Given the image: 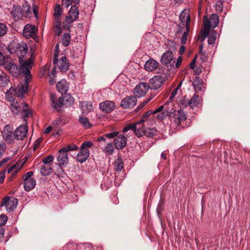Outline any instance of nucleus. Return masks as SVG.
Returning a JSON list of instances; mask_svg holds the SVG:
<instances>
[{"label": "nucleus", "instance_id": "obj_54", "mask_svg": "<svg viewBox=\"0 0 250 250\" xmlns=\"http://www.w3.org/2000/svg\"><path fill=\"white\" fill-rule=\"evenodd\" d=\"M118 134L119 132L118 131H113L110 133L105 134V136L106 137V138L112 139L117 137V136H118Z\"/></svg>", "mask_w": 250, "mask_h": 250}, {"label": "nucleus", "instance_id": "obj_3", "mask_svg": "<svg viewBox=\"0 0 250 250\" xmlns=\"http://www.w3.org/2000/svg\"><path fill=\"white\" fill-rule=\"evenodd\" d=\"M204 27L201 31L202 38L201 41L203 42L206 37L208 35L210 28H215L219 23V17L216 14H213L211 15L210 18L208 19L206 17H204Z\"/></svg>", "mask_w": 250, "mask_h": 250}, {"label": "nucleus", "instance_id": "obj_41", "mask_svg": "<svg viewBox=\"0 0 250 250\" xmlns=\"http://www.w3.org/2000/svg\"><path fill=\"white\" fill-rule=\"evenodd\" d=\"M56 67L55 66L53 67L51 72L48 74L49 78V83L51 85H53L56 83Z\"/></svg>", "mask_w": 250, "mask_h": 250}, {"label": "nucleus", "instance_id": "obj_20", "mask_svg": "<svg viewBox=\"0 0 250 250\" xmlns=\"http://www.w3.org/2000/svg\"><path fill=\"white\" fill-rule=\"evenodd\" d=\"M159 63L155 60L150 59L147 60L145 65V69L149 72H152L156 70L159 67Z\"/></svg>", "mask_w": 250, "mask_h": 250}, {"label": "nucleus", "instance_id": "obj_43", "mask_svg": "<svg viewBox=\"0 0 250 250\" xmlns=\"http://www.w3.org/2000/svg\"><path fill=\"white\" fill-rule=\"evenodd\" d=\"M217 32L215 31H212L208 37V44H213L216 39Z\"/></svg>", "mask_w": 250, "mask_h": 250}, {"label": "nucleus", "instance_id": "obj_58", "mask_svg": "<svg viewBox=\"0 0 250 250\" xmlns=\"http://www.w3.org/2000/svg\"><path fill=\"white\" fill-rule=\"evenodd\" d=\"M6 144L4 143H0V159L2 157L3 155L4 154L5 149H6Z\"/></svg>", "mask_w": 250, "mask_h": 250}, {"label": "nucleus", "instance_id": "obj_33", "mask_svg": "<svg viewBox=\"0 0 250 250\" xmlns=\"http://www.w3.org/2000/svg\"><path fill=\"white\" fill-rule=\"evenodd\" d=\"M9 80L8 77L6 73L0 72V86L5 87L9 83Z\"/></svg>", "mask_w": 250, "mask_h": 250}, {"label": "nucleus", "instance_id": "obj_34", "mask_svg": "<svg viewBox=\"0 0 250 250\" xmlns=\"http://www.w3.org/2000/svg\"><path fill=\"white\" fill-rule=\"evenodd\" d=\"M192 84L196 91H199L202 89L203 81L199 77L196 76L194 79Z\"/></svg>", "mask_w": 250, "mask_h": 250}, {"label": "nucleus", "instance_id": "obj_30", "mask_svg": "<svg viewBox=\"0 0 250 250\" xmlns=\"http://www.w3.org/2000/svg\"><path fill=\"white\" fill-rule=\"evenodd\" d=\"M200 104V97L197 94H194L191 98L188 101V105L191 108L197 107Z\"/></svg>", "mask_w": 250, "mask_h": 250}, {"label": "nucleus", "instance_id": "obj_35", "mask_svg": "<svg viewBox=\"0 0 250 250\" xmlns=\"http://www.w3.org/2000/svg\"><path fill=\"white\" fill-rule=\"evenodd\" d=\"M52 171V168L51 165H42L40 169V172L43 176L49 175Z\"/></svg>", "mask_w": 250, "mask_h": 250}, {"label": "nucleus", "instance_id": "obj_39", "mask_svg": "<svg viewBox=\"0 0 250 250\" xmlns=\"http://www.w3.org/2000/svg\"><path fill=\"white\" fill-rule=\"evenodd\" d=\"M62 98L64 104L66 106L72 104L74 101V99L69 94L65 95L63 97H62Z\"/></svg>", "mask_w": 250, "mask_h": 250}, {"label": "nucleus", "instance_id": "obj_8", "mask_svg": "<svg viewBox=\"0 0 250 250\" xmlns=\"http://www.w3.org/2000/svg\"><path fill=\"white\" fill-rule=\"evenodd\" d=\"M21 65L19 69V72L23 73L24 75L25 79L26 80H31L32 76L30 73V69L32 68L33 62L32 60L29 59L27 61L21 62L20 61Z\"/></svg>", "mask_w": 250, "mask_h": 250}, {"label": "nucleus", "instance_id": "obj_38", "mask_svg": "<svg viewBox=\"0 0 250 250\" xmlns=\"http://www.w3.org/2000/svg\"><path fill=\"white\" fill-rule=\"evenodd\" d=\"M30 80H26L25 79V81L23 83L21 84L18 88V92L19 94H23L25 93L28 87V83Z\"/></svg>", "mask_w": 250, "mask_h": 250}, {"label": "nucleus", "instance_id": "obj_21", "mask_svg": "<svg viewBox=\"0 0 250 250\" xmlns=\"http://www.w3.org/2000/svg\"><path fill=\"white\" fill-rule=\"evenodd\" d=\"M164 110L165 112H167V114L170 117L173 113L175 111L173 108V104L172 103H165L163 105L160 106L156 110H155V113Z\"/></svg>", "mask_w": 250, "mask_h": 250}, {"label": "nucleus", "instance_id": "obj_14", "mask_svg": "<svg viewBox=\"0 0 250 250\" xmlns=\"http://www.w3.org/2000/svg\"><path fill=\"white\" fill-rule=\"evenodd\" d=\"M137 101L135 96L126 97L122 100L121 106L124 108H132L136 105Z\"/></svg>", "mask_w": 250, "mask_h": 250}, {"label": "nucleus", "instance_id": "obj_37", "mask_svg": "<svg viewBox=\"0 0 250 250\" xmlns=\"http://www.w3.org/2000/svg\"><path fill=\"white\" fill-rule=\"evenodd\" d=\"M167 48L171 51H174L177 49V43L173 40L167 39L165 42Z\"/></svg>", "mask_w": 250, "mask_h": 250}, {"label": "nucleus", "instance_id": "obj_13", "mask_svg": "<svg viewBox=\"0 0 250 250\" xmlns=\"http://www.w3.org/2000/svg\"><path fill=\"white\" fill-rule=\"evenodd\" d=\"M28 127L27 125H20L15 131L14 136L15 138L19 140H23L27 136Z\"/></svg>", "mask_w": 250, "mask_h": 250}, {"label": "nucleus", "instance_id": "obj_19", "mask_svg": "<svg viewBox=\"0 0 250 250\" xmlns=\"http://www.w3.org/2000/svg\"><path fill=\"white\" fill-rule=\"evenodd\" d=\"M56 64L62 72H65L69 67V62L65 56L61 57L59 61H58Z\"/></svg>", "mask_w": 250, "mask_h": 250}, {"label": "nucleus", "instance_id": "obj_16", "mask_svg": "<svg viewBox=\"0 0 250 250\" xmlns=\"http://www.w3.org/2000/svg\"><path fill=\"white\" fill-rule=\"evenodd\" d=\"M3 139L7 143L12 144L14 142L13 133L12 130L9 125H6L2 132Z\"/></svg>", "mask_w": 250, "mask_h": 250}, {"label": "nucleus", "instance_id": "obj_25", "mask_svg": "<svg viewBox=\"0 0 250 250\" xmlns=\"http://www.w3.org/2000/svg\"><path fill=\"white\" fill-rule=\"evenodd\" d=\"M89 156V150L81 147L80 151L77 155V159L79 162L82 163L87 159Z\"/></svg>", "mask_w": 250, "mask_h": 250}, {"label": "nucleus", "instance_id": "obj_42", "mask_svg": "<svg viewBox=\"0 0 250 250\" xmlns=\"http://www.w3.org/2000/svg\"><path fill=\"white\" fill-rule=\"evenodd\" d=\"M10 105L11 110L13 112L17 113L20 111L21 109V106L17 101L15 100L12 101Z\"/></svg>", "mask_w": 250, "mask_h": 250}, {"label": "nucleus", "instance_id": "obj_6", "mask_svg": "<svg viewBox=\"0 0 250 250\" xmlns=\"http://www.w3.org/2000/svg\"><path fill=\"white\" fill-rule=\"evenodd\" d=\"M18 203L17 198L8 196L4 197L1 201L0 207H5L8 212H12L16 208Z\"/></svg>", "mask_w": 250, "mask_h": 250}, {"label": "nucleus", "instance_id": "obj_2", "mask_svg": "<svg viewBox=\"0 0 250 250\" xmlns=\"http://www.w3.org/2000/svg\"><path fill=\"white\" fill-rule=\"evenodd\" d=\"M79 16V11L76 5H72L67 15L64 19L62 25L64 31H70L72 27L73 22L76 21Z\"/></svg>", "mask_w": 250, "mask_h": 250}, {"label": "nucleus", "instance_id": "obj_44", "mask_svg": "<svg viewBox=\"0 0 250 250\" xmlns=\"http://www.w3.org/2000/svg\"><path fill=\"white\" fill-rule=\"evenodd\" d=\"M153 114H157V118L161 121L164 120L167 116H168L167 114V112H165L164 110H161L156 113H155L154 110V111H153Z\"/></svg>", "mask_w": 250, "mask_h": 250}, {"label": "nucleus", "instance_id": "obj_62", "mask_svg": "<svg viewBox=\"0 0 250 250\" xmlns=\"http://www.w3.org/2000/svg\"><path fill=\"white\" fill-rule=\"evenodd\" d=\"M73 0H62V4L66 8H68L72 4Z\"/></svg>", "mask_w": 250, "mask_h": 250}, {"label": "nucleus", "instance_id": "obj_46", "mask_svg": "<svg viewBox=\"0 0 250 250\" xmlns=\"http://www.w3.org/2000/svg\"><path fill=\"white\" fill-rule=\"evenodd\" d=\"M78 147L75 145H68L61 148V151H64L67 153L69 151H74L78 150Z\"/></svg>", "mask_w": 250, "mask_h": 250}, {"label": "nucleus", "instance_id": "obj_28", "mask_svg": "<svg viewBox=\"0 0 250 250\" xmlns=\"http://www.w3.org/2000/svg\"><path fill=\"white\" fill-rule=\"evenodd\" d=\"M80 106L83 113L85 114H87L93 110V106L90 102H81Z\"/></svg>", "mask_w": 250, "mask_h": 250}, {"label": "nucleus", "instance_id": "obj_63", "mask_svg": "<svg viewBox=\"0 0 250 250\" xmlns=\"http://www.w3.org/2000/svg\"><path fill=\"white\" fill-rule=\"evenodd\" d=\"M182 61H183L182 57L179 56L177 58V61L175 63V67L176 68H179L180 67L182 62Z\"/></svg>", "mask_w": 250, "mask_h": 250}, {"label": "nucleus", "instance_id": "obj_27", "mask_svg": "<svg viewBox=\"0 0 250 250\" xmlns=\"http://www.w3.org/2000/svg\"><path fill=\"white\" fill-rule=\"evenodd\" d=\"M57 88L58 91L62 94H65L68 89V83L64 80H62L57 83Z\"/></svg>", "mask_w": 250, "mask_h": 250}, {"label": "nucleus", "instance_id": "obj_61", "mask_svg": "<svg viewBox=\"0 0 250 250\" xmlns=\"http://www.w3.org/2000/svg\"><path fill=\"white\" fill-rule=\"evenodd\" d=\"M202 49H203V46L201 45L200 47L199 54L201 55V59L202 60V62H205L207 60V56L206 55L205 53L203 52Z\"/></svg>", "mask_w": 250, "mask_h": 250}, {"label": "nucleus", "instance_id": "obj_50", "mask_svg": "<svg viewBox=\"0 0 250 250\" xmlns=\"http://www.w3.org/2000/svg\"><path fill=\"white\" fill-rule=\"evenodd\" d=\"M104 151L108 154H111L114 151V147L112 143H108L105 147Z\"/></svg>", "mask_w": 250, "mask_h": 250}, {"label": "nucleus", "instance_id": "obj_64", "mask_svg": "<svg viewBox=\"0 0 250 250\" xmlns=\"http://www.w3.org/2000/svg\"><path fill=\"white\" fill-rule=\"evenodd\" d=\"M180 105L182 107H186L188 106V101L186 100L185 98L180 102Z\"/></svg>", "mask_w": 250, "mask_h": 250}, {"label": "nucleus", "instance_id": "obj_12", "mask_svg": "<svg viewBox=\"0 0 250 250\" xmlns=\"http://www.w3.org/2000/svg\"><path fill=\"white\" fill-rule=\"evenodd\" d=\"M37 31V28L35 26L27 24L23 28L22 34L26 39H28L31 37L34 38L36 37Z\"/></svg>", "mask_w": 250, "mask_h": 250}, {"label": "nucleus", "instance_id": "obj_29", "mask_svg": "<svg viewBox=\"0 0 250 250\" xmlns=\"http://www.w3.org/2000/svg\"><path fill=\"white\" fill-rule=\"evenodd\" d=\"M6 68L13 76H17L19 74L18 67L13 63H7L6 65Z\"/></svg>", "mask_w": 250, "mask_h": 250}, {"label": "nucleus", "instance_id": "obj_45", "mask_svg": "<svg viewBox=\"0 0 250 250\" xmlns=\"http://www.w3.org/2000/svg\"><path fill=\"white\" fill-rule=\"evenodd\" d=\"M28 104H24L22 106V111L24 113V116L26 118H29L32 116V111L30 110L27 109Z\"/></svg>", "mask_w": 250, "mask_h": 250}, {"label": "nucleus", "instance_id": "obj_40", "mask_svg": "<svg viewBox=\"0 0 250 250\" xmlns=\"http://www.w3.org/2000/svg\"><path fill=\"white\" fill-rule=\"evenodd\" d=\"M79 121L80 124L85 128H89L91 126L88 119L85 117L80 116Z\"/></svg>", "mask_w": 250, "mask_h": 250}, {"label": "nucleus", "instance_id": "obj_5", "mask_svg": "<svg viewBox=\"0 0 250 250\" xmlns=\"http://www.w3.org/2000/svg\"><path fill=\"white\" fill-rule=\"evenodd\" d=\"M187 119V115L183 110H179L171 116H170V120L171 122V127H175L180 129L182 122Z\"/></svg>", "mask_w": 250, "mask_h": 250}, {"label": "nucleus", "instance_id": "obj_55", "mask_svg": "<svg viewBox=\"0 0 250 250\" xmlns=\"http://www.w3.org/2000/svg\"><path fill=\"white\" fill-rule=\"evenodd\" d=\"M33 172L32 171H29L25 174L23 176V182L27 181L30 179H34L31 176L33 175Z\"/></svg>", "mask_w": 250, "mask_h": 250}, {"label": "nucleus", "instance_id": "obj_47", "mask_svg": "<svg viewBox=\"0 0 250 250\" xmlns=\"http://www.w3.org/2000/svg\"><path fill=\"white\" fill-rule=\"evenodd\" d=\"M157 133V130L154 128H149L147 130H146L145 135L148 137H153Z\"/></svg>", "mask_w": 250, "mask_h": 250}, {"label": "nucleus", "instance_id": "obj_53", "mask_svg": "<svg viewBox=\"0 0 250 250\" xmlns=\"http://www.w3.org/2000/svg\"><path fill=\"white\" fill-rule=\"evenodd\" d=\"M54 160L53 156L51 155H49L44 159H43L42 162L45 165H49V164L52 162Z\"/></svg>", "mask_w": 250, "mask_h": 250}, {"label": "nucleus", "instance_id": "obj_23", "mask_svg": "<svg viewBox=\"0 0 250 250\" xmlns=\"http://www.w3.org/2000/svg\"><path fill=\"white\" fill-rule=\"evenodd\" d=\"M62 35L61 37V42L64 46L67 47L69 45L71 41L70 30L69 31H64L62 29Z\"/></svg>", "mask_w": 250, "mask_h": 250}, {"label": "nucleus", "instance_id": "obj_26", "mask_svg": "<svg viewBox=\"0 0 250 250\" xmlns=\"http://www.w3.org/2000/svg\"><path fill=\"white\" fill-rule=\"evenodd\" d=\"M27 50V46L25 43H22L19 45L17 49L16 53L20 61L26 54Z\"/></svg>", "mask_w": 250, "mask_h": 250}, {"label": "nucleus", "instance_id": "obj_32", "mask_svg": "<svg viewBox=\"0 0 250 250\" xmlns=\"http://www.w3.org/2000/svg\"><path fill=\"white\" fill-rule=\"evenodd\" d=\"M36 180L34 179L23 182V187L25 190L29 191L33 189L36 186Z\"/></svg>", "mask_w": 250, "mask_h": 250}, {"label": "nucleus", "instance_id": "obj_1", "mask_svg": "<svg viewBox=\"0 0 250 250\" xmlns=\"http://www.w3.org/2000/svg\"><path fill=\"white\" fill-rule=\"evenodd\" d=\"M145 123L148 124V119H141L135 123L128 124L123 128V132L127 137L130 135V132L127 133L130 130V132L132 131L137 137H141L145 135L146 133Z\"/></svg>", "mask_w": 250, "mask_h": 250}, {"label": "nucleus", "instance_id": "obj_9", "mask_svg": "<svg viewBox=\"0 0 250 250\" xmlns=\"http://www.w3.org/2000/svg\"><path fill=\"white\" fill-rule=\"evenodd\" d=\"M161 62L163 64L171 68L174 67L175 61L173 57V52L168 50L164 53L161 57Z\"/></svg>", "mask_w": 250, "mask_h": 250}, {"label": "nucleus", "instance_id": "obj_49", "mask_svg": "<svg viewBox=\"0 0 250 250\" xmlns=\"http://www.w3.org/2000/svg\"><path fill=\"white\" fill-rule=\"evenodd\" d=\"M7 32V26L3 23L0 22V37L4 36Z\"/></svg>", "mask_w": 250, "mask_h": 250}, {"label": "nucleus", "instance_id": "obj_7", "mask_svg": "<svg viewBox=\"0 0 250 250\" xmlns=\"http://www.w3.org/2000/svg\"><path fill=\"white\" fill-rule=\"evenodd\" d=\"M179 19L181 21V23L178 25L179 30L177 32V33H181L185 27L188 28V30L189 29L190 19L189 13L186 11H183L179 16Z\"/></svg>", "mask_w": 250, "mask_h": 250}, {"label": "nucleus", "instance_id": "obj_36", "mask_svg": "<svg viewBox=\"0 0 250 250\" xmlns=\"http://www.w3.org/2000/svg\"><path fill=\"white\" fill-rule=\"evenodd\" d=\"M114 167L116 171H120L123 169L124 167V165L121 157L119 156L116 159L114 164Z\"/></svg>", "mask_w": 250, "mask_h": 250}, {"label": "nucleus", "instance_id": "obj_11", "mask_svg": "<svg viewBox=\"0 0 250 250\" xmlns=\"http://www.w3.org/2000/svg\"><path fill=\"white\" fill-rule=\"evenodd\" d=\"M165 82L164 78L160 75L153 77L149 81V86L151 89L156 90L161 87Z\"/></svg>", "mask_w": 250, "mask_h": 250}, {"label": "nucleus", "instance_id": "obj_57", "mask_svg": "<svg viewBox=\"0 0 250 250\" xmlns=\"http://www.w3.org/2000/svg\"><path fill=\"white\" fill-rule=\"evenodd\" d=\"M152 113H153V111L150 110L148 111L145 113V115L143 117L142 119H148V123L151 122L152 123H153L154 121L153 119H150V118H147V117L151 115Z\"/></svg>", "mask_w": 250, "mask_h": 250}, {"label": "nucleus", "instance_id": "obj_24", "mask_svg": "<svg viewBox=\"0 0 250 250\" xmlns=\"http://www.w3.org/2000/svg\"><path fill=\"white\" fill-rule=\"evenodd\" d=\"M51 100L52 106L58 111H60V108L64 104L62 97L57 99L54 95L52 94L51 95Z\"/></svg>", "mask_w": 250, "mask_h": 250}, {"label": "nucleus", "instance_id": "obj_17", "mask_svg": "<svg viewBox=\"0 0 250 250\" xmlns=\"http://www.w3.org/2000/svg\"><path fill=\"white\" fill-rule=\"evenodd\" d=\"M58 165L61 167V170L62 171V167L67 164L68 162V154L64 151H61V148L58 151L57 157Z\"/></svg>", "mask_w": 250, "mask_h": 250}, {"label": "nucleus", "instance_id": "obj_31", "mask_svg": "<svg viewBox=\"0 0 250 250\" xmlns=\"http://www.w3.org/2000/svg\"><path fill=\"white\" fill-rule=\"evenodd\" d=\"M17 92L14 88L10 87L5 93V96L7 100L12 102L15 100Z\"/></svg>", "mask_w": 250, "mask_h": 250}, {"label": "nucleus", "instance_id": "obj_48", "mask_svg": "<svg viewBox=\"0 0 250 250\" xmlns=\"http://www.w3.org/2000/svg\"><path fill=\"white\" fill-rule=\"evenodd\" d=\"M22 11L23 12V17L24 16L26 17L29 14L31 13V8L27 4H24L22 5Z\"/></svg>", "mask_w": 250, "mask_h": 250}, {"label": "nucleus", "instance_id": "obj_18", "mask_svg": "<svg viewBox=\"0 0 250 250\" xmlns=\"http://www.w3.org/2000/svg\"><path fill=\"white\" fill-rule=\"evenodd\" d=\"M99 107L103 112L110 113L115 109V104L112 101H106L101 103L100 104Z\"/></svg>", "mask_w": 250, "mask_h": 250}, {"label": "nucleus", "instance_id": "obj_52", "mask_svg": "<svg viewBox=\"0 0 250 250\" xmlns=\"http://www.w3.org/2000/svg\"><path fill=\"white\" fill-rule=\"evenodd\" d=\"M64 121L62 117L57 118L53 122V124L55 125H62L64 124Z\"/></svg>", "mask_w": 250, "mask_h": 250}, {"label": "nucleus", "instance_id": "obj_15", "mask_svg": "<svg viewBox=\"0 0 250 250\" xmlns=\"http://www.w3.org/2000/svg\"><path fill=\"white\" fill-rule=\"evenodd\" d=\"M126 137L124 135H119L114 140V145L117 149H122L126 145Z\"/></svg>", "mask_w": 250, "mask_h": 250}, {"label": "nucleus", "instance_id": "obj_22", "mask_svg": "<svg viewBox=\"0 0 250 250\" xmlns=\"http://www.w3.org/2000/svg\"><path fill=\"white\" fill-rule=\"evenodd\" d=\"M23 12L22 7L15 5L13 6L11 14L16 20H20L23 17Z\"/></svg>", "mask_w": 250, "mask_h": 250}, {"label": "nucleus", "instance_id": "obj_59", "mask_svg": "<svg viewBox=\"0 0 250 250\" xmlns=\"http://www.w3.org/2000/svg\"><path fill=\"white\" fill-rule=\"evenodd\" d=\"M93 144L91 142H84L81 145V147L82 148H85L88 149L92 146Z\"/></svg>", "mask_w": 250, "mask_h": 250}, {"label": "nucleus", "instance_id": "obj_51", "mask_svg": "<svg viewBox=\"0 0 250 250\" xmlns=\"http://www.w3.org/2000/svg\"><path fill=\"white\" fill-rule=\"evenodd\" d=\"M189 31V29L188 30V28H186V31L184 32L182 37L181 39V43L182 44H185L186 43L187 41L188 37V32Z\"/></svg>", "mask_w": 250, "mask_h": 250}, {"label": "nucleus", "instance_id": "obj_10", "mask_svg": "<svg viewBox=\"0 0 250 250\" xmlns=\"http://www.w3.org/2000/svg\"><path fill=\"white\" fill-rule=\"evenodd\" d=\"M149 88V84L146 83H140L134 89L135 97L140 98L144 96L147 92Z\"/></svg>", "mask_w": 250, "mask_h": 250}, {"label": "nucleus", "instance_id": "obj_4", "mask_svg": "<svg viewBox=\"0 0 250 250\" xmlns=\"http://www.w3.org/2000/svg\"><path fill=\"white\" fill-rule=\"evenodd\" d=\"M62 8L60 4H57L54 8L53 16L56 20L54 23V32L56 36H60L62 31L61 24V17L62 13Z\"/></svg>", "mask_w": 250, "mask_h": 250}, {"label": "nucleus", "instance_id": "obj_60", "mask_svg": "<svg viewBox=\"0 0 250 250\" xmlns=\"http://www.w3.org/2000/svg\"><path fill=\"white\" fill-rule=\"evenodd\" d=\"M58 49L56 48L53 53V62L54 64H56L58 62Z\"/></svg>", "mask_w": 250, "mask_h": 250}, {"label": "nucleus", "instance_id": "obj_56", "mask_svg": "<svg viewBox=\"0 0 250 250\" xmlns=\"http://www.w3.org/2000/svg\"><path fill=\"white\" fill-rule=\"evenodd\" d=\"M8 218L5 214L0 215V226L4 225L7 222Z\"/></svg>", "mask_w": 250, "mask_h": 250}]
</instances>
